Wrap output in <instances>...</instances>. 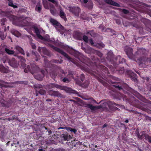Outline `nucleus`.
<instances>
[{
    "mask_svg": "<svg viewBox=\"0 0 151 151\" xmlns=\"http://www.w3.org/2000/svg\"><path fill=\"white\" fill-rule=\"evenodd\" d=\"M12 33L15 36L19 37L21 36V34L17 31L13 29L11 31Z\"/></svg>",
    "mask_w": 151,
    "mask_h": 151,
    "instance_id": "37",
    "label": "nucleus"
},
{
    "mask_svg": "<svg viewBox=\"0 0 151 151\" xmlns=\"http://www.w3.org/2000/svg\"><path fill=\"white\" fill-rule=\"evenodd\" d=\"M69 11L76 16H79V14L80 11V9L78 7H69Z\"/></svg>",
    "mask_w": 151,
    "mask_h": 151,
    "instance_id": "15",
    "label": "nucleus"
},
{
    "mask_svg": "<svg viewBox=\"0 0 151 151\" xmlns=\"http://www.w3.org/2000/svg\"><path fill=\"white\" fill-rule=\"evenodd\" d=\"M130 76L132 79L134 81L136 82L137 81V75L135 74L132 72L131 73Z\"/></svg>",
    "mask_w": 151,
    "mask_h": 151,
    "instance_id": "43",
    "label": "nucleus"
},
{
    "mask_svg": "<svg viewBox=\"0 0 151 151\" xmlns=\"http://www.w3.org/2000/svg\"><path fill=\"white\" fill-rule=\"evenodd\" d=\"M116 23L118 24H121V21L119 19H116Z\"/></svg>",
    "mask_w": 151,
    "mask_h": 151,
    "instance_id": "61",
    "label": "nucleus"
},
{
    "mask_svg": "<svg viewBox=\"0 0 151 151\" xmlns=\"http://www.w3.org/2000/svg\"><path fill=\"white\" fill-rule=\"evenodd\" d=\"M86 34L87 35L89 34L92 37H96V34L94 32L93 30H91L88 31Z\"/></svg>",
    "mask_w": 151,
    "mask_h": 151,
    "instance_id": "31",
    "label": "nucleus"
},
{
    "mask_svg": "<svg viewBox=\"0 0 151 151\" xmlns=\"http://www.w3.org/2000/svg\"><path fill=\"white\" fill-rule=\"evenodd\" d=\"M108 106L110 108H112L114 105L117 106L118 107H119L120 106L119 104L114 102H113L111 101H109L108 102Z\"/></svg>",
    "mask_w": 151,
    "mask_h": 151,
    "instance_id": "36",
    "label": "nucleus"
},
{
    "mask_svg": "<svg viewBox=\"0 0 151 151\" xmlns=\"http://www.w3.org/2000/svg\"><path fill=\"white\" fill-rule=\"evenodd\" d=\"M9 20L11 21L12 24L16 25H22L24 26H29V23L25 19H22L12 15H10L8 16Z\"/></svg>",
    "mask_w": 151,
    "mask_h": 151,
    "instance_id": "2",
    "label": "nucleus"
},
{
    "mask_svg": "<svg viewBox=\"0 0 151 151\" xmlns=\"http://www.w3.org/2000/svg\"><path fill=\"white\" fill-rule=\"evenodd\" d=\"M0 86L2 88L3 87L5 88L12 87V86L8 83L5 82L4 81L0 80Z\"/></svg>",
    "mask_w": 151,
    "mask_h": 151,
    "instance_id": "21",
    "label": "nucleus"
},
{
    "mask_svg": "<svg viewBox=\"0 0 151 151\" xmlns=\"http://www.w3.org/2000/svg\"><path fill=\"white\" fill-rule=\"evenodd\" d=\"M9 1L8 5L10 6L13 7L14 8H16L18 7L17 6L14 5L13 3V1L12 0H7Z\"/></svg>",
    "mask_w": 151,
    "mask_h": 151,
    "instance_id": "40",
    "label": "nucleus"
},
{
    "mask_svg": "<svg viewBox=\"0 0 151 151\" xmlns=\"http://www.w3.org/2000/svg\"><path fill=\"white\" fill-rule=\"evenodd\" d=\"M47 68H46L45 69L47 73L49 72L50 73V75L51 77H52L53 79H54V78H55L57 75L56 73L54 71L50 72L49 70H48Z\"/></svg>",
    "mask_w": 151,
    "mask_h": 151,
    "instance_id": "30",
    "label": "nucleus"
},
{
    "mask_svg": "<svg viewBox=\"0 0 151 151\" xmlns=\"http://www.w3.org/2000/svg\"><path fill=\"white\" fill-rule=\"evenodd\" d=\"M82 33L77 31L75 32L73 36L76 39L78 40H82Z\"/></svg>",
    "mask_w": 151,
    "mask_h": 151,
    "instance_id": "20",
    "label": "nucleus"
},
{
    "mask_svg": "<svg viewBox=\"0 0 151 151\" xmlns=\"http://www.w3.org/2000/svg\"><path fill=\"white\" fill-rule=\"evenodd\" d=\"M50 47L53 50L60 53L63 55L68 60H71V58L66 52L63 51L60 48L52 45H50Z\"/></svg>",
    "mask_w": 151,
    "mask_h": 151,
    "instance_id": "13",
    "label": "nucleus"
},
{
    "mask_svg": "<svg viewBox=\"0 0 151 151\" xmlns=\"http://www.w3.org/2000/svg\"><path fill=\"white\" fill-rule=\"evenodd\" d=\"M89 42L91 45L94 46V45L95 44H94V42L92 39H90L89 40Z\"/></svg>",
    "mask_w": 151,
    "mask_h": 151,
    "instance_id": "57",
    "label": "nucleus"
},
{
    "mask_svg": "<svg viewBox=\"0 0 151 151\" xmlns=\"http://www.w3.org/2000/svg\"><path fill=\"white\" fill-rule=\"evenodd\" d=\"M6 36V34H4V32L2 31H1L0 34V39L2 40H4Z\"/></svg>",
    "mask_w": 151,
    "mask_h": 151,
    "instance_id": "44",
    "label": "nucleus"
},
{
    "mask_svg": "<svg viewBox=\"0 0 151 151\" xmlns=\"http://www.w3.org/2000/svg\"><path fill=\"white\" fill-rule=\"evenodd\" d=\"M9 26H7V27L6 28L5 27L4 29V31H6L7 30H9Z\"/></svg>",
    "mask_w": 151,
    "mask_h": 151,
    "instance_id": "63",
    "label": "nucleus"
},
{
    "mask_svg": "<svg viewBox=\"0 0 151 151\" xmlns=\"http://www.w3.org/2000/svg\"><path fill=\"white\" fill-rule=\"evenodd\" d=\"M61 137L63 138L65 141H68L71 139L72 137L70 135H68V134H62L61 135Z\"/></svg>",
    "mask_w": 151,
    "mask_h": 151,
    "instance_id": "28",
    "label": "nucleus"
},
{
    "mask_svg": "<svg viewBox=\"0 0 151 151\" xmlns=\"http://www.w3.org/2000/svg\"><path fill=\"white\" fill-rule=\"evenodd\" d=\"M31 46L32 47V48L34 49H35L36 48V47L35 45L33 43H31Z\"/></svg>",
    "mask_w": 151,
    "mask_h": 151,
    "instance_id": "59",
    "label": "nucleus"
},
{
    "mask_svg": "<svg viewBox=\"0 0 151 151\" xmlns=\"http://www.w3.org/2000/svg\"><path fill=\"white\" fill-rule=\"evenodd\" d=\"M41 50L42 51L44 54L47 55L49 56L50 55L49 51L45 47H43L41 48Z\"/></svg>",
    "mask_w": 151,
    "mask_h": 151,
    "instance_id": "35",
    "label": "nucleus"
},
{
    "mask_svg": "<svg viewBox=\"0 0 151 151\" xmlns=\"http://www.w3.org/2000/svg\"><path fill=\"white\" fill-rule=\"evenodd\" d=\"M86 107L90 108L92 110H95L96 109H99L102 108V106L99 105L98 106H94L90 104H87L86 105Z\"/></svg>",
    "mask_w": 151,
    "mask_h": 151,
    "instance_id": "19",
    "label": "nucleus"
},
{
    "mask_svg": "<svg viewBox=\"0 0 151 151\" xmlns=\"http://www.w3.org/2000/svg\"><path fill=\"white\" fill-rule=\"evenodd\" d=\"M50 22L52 24L54 27H58L62 30H64V27L62 26L61 24L56 20L53 18H51L50 20Z\"/></svg>",
    "mask_w": 151,
    "mask_h": 151,
    "instance_id": "14",
    "label": "nucleus"
},
{
    "mask_svg": "<svg viewBox=\"0 0 151 151\" xmlns=\"http://www.w3.org/2000/svg\"><path fill=\"white\" fill-rule=\"evenodd\" d=\"M135 134L137 136L138 138L139 139H143L144 137L145 139L149 143L151 144V136L145 133L144 131L142 132V134H139V130L137 129L135 131Z\"/></svg>",
    "mask_w": 151,
    "mask_h": 151,
    "instance_id": "6",
    "label": "nucleus"
},
{
    "mask_svg": "<svg viewBox=\"0 0 151 151\" xmlns=\"http://www.w3.org/2000/svg\"><path fill=\"white\" fill-rule=\"evenodd\" d=\"M124 71V68L123 67H122L119 70H116V71L114 72V71H113L114 72H115L118 73H119L120 74H123Z\"/></svg>",
    "mask_w": 151,
    "mask_h": 151,
    "instance_id": "42",
    "label": "nucleus"
},
{
    "mask_svg": "<svg viewBox=\"0 0 151 151\" xmlns=\"http://www.w3.org/2000/svg\"><path fill=\"white\" fill-rule=\"evenodd\" d=\"M94 46L99 49H102L104 47L105 45L102 42H100L95 44Z\"/></svg>",
    "mask_w": 151,
    "mask_h": 151,
    "instance_id": "34",
    "label": "nucleus"
},
{
    "mask_svg": "<svg viewBox=\"0 0 151 151\" xmlns=\"http://www.w3.org/2000/svg\"><path fill=\"white\" fill-rule=\"evenodd\" d=\"M89 84V83L88 81H86L85 83V84L84 85V87L85 88H86L88 87V85Z\"/></svg>",
    "mask_w": 151,
    "mask_h": 151,
    "instance_id": "60",
    "label": "nucleus"
},
{
    "mask_svg": "<svg viewBox=\"0 0 151 151\" xmlns=\"http://www.w3.org/2000/svg\"><path fill=\"white\" fill-rule=\"evenodd\" d=\"M94 53L100 58L103 55L102 53L101 52L97 50H94Z\"/></svg>",
    "mask_w": 151,
    "mask_h": 151,
    "instance_id": "49",
    "label": "nucleus"
},
{
    "mask_svg": "<svg viewBox=\"0 0 151 151\" xmlns=\"http://www.w3.org/2000/svg\"><path fill=\"white\" fill-rule=\"evenodd\" d=\"M104 26L103 25L101 24L99 26V28L100 29H101L102 30H103L104 29Z\"/></svg>",
    "mask_w": 151,
    "mask_h": 151,
    "instance_id": "58",
    "label": "nucleus"
},
{
    "mask_svg": "<svg viewBox=\"0 0 151 151\" xmlns=\"http://www.w3.org/2000/svg\"><path fill=\"white\" fill-rule=\"evenodd\" d=\"M66 129L68 131H69L71 132H73L74 133H76L77 132V130L76 129H72L70 127H67Z\"/></svg>",
    "mask_w": 151,
    "mask_h": 151,
    "instance_id": "51",
    "label": "nucleus"
},
{
    "mask_svg": "<svg viewBox=\"0 0 151 151\" xmlns=\"http://www.w3.org/2000/svg\"><path fill=\"white\" fill-rule=\"evenodd\" d=\"M72 55H74L76 58L80 60V57L81 56V54L78 52L74 50L71 51V53Z\"/></svg>",
    "mask_w": 151,
    "mask_h": 151,
    "instance_id": "24",
    "label": "nucleus"
},
{
    "mask_svg": "<svg viewBox=\"0 0 151 151\" xmlns=\"http://www.w3.org/2000/svg\"><path fill=\"white\" fill-rule=\"evenodd\" d=\"M82 48L85 52H86L88 53H90L93 50L92 49L91 47L86 49L85 48L83 47H82Z\"/></svg>",
    "mask_w": 151,
    "mask_h": 151,
    "instance_id": "46",
    "label": "nucleus"
},
{
    "mask_svg": "<svg viewBox=\"0 0 151 151\" xmlns=\"http://www.w3.org/2000/svg\"><path fill=\"white\" fill-rule=\"evenodd\" d=\"M39 67L38 66L35 64H31L30 65H28L24 70V72L25 73H27L29 72L32 74L36 73L38 70Z\"/></svg>",
    "mask_w": 151,
    "mask_h": 151,
    "instance_id": "7",
    "label": "nucleus"
},
{
    "mask_svg": "<svg viewBox=\"0 0 151 151\" xmlns=\"http://www.w3.org/2000/svg\"><path fill=\"white\" fill-rule=\"evenodd\" d=\"M134 102L135 104V107L143 110H145L147 107V104L142 101H141L137 99H135Z\"/></svg>",
    "mask_w": 151,
    "mask_h": 151,
    "instance_id": "8",
    "label": "nucleus"
},
{
    "mask_svg": "<svg viewBox=\"0 0 151 151\" xmlns=\"http://www.w3.org/2000/svg\"><path fill=\"white\" fill-rule=\"evenodd\" d=\"M36 96H37L38 95L39 93L41 95H45L46 93V91L45 90L40 89L39 90H38L37 89H36Z\"/></svg>",
    "mask_w": 151,
    "mask_h": 151,
    "instance_id": "25",
    "label": "nucleus"
},
{
    "mask_svg": "<svg viewBox=\"0 0 151 151\" xmlns=\"http://www.w3.org/2000/svg\"><path fill=\"white\" fill-rule=\"evenodd\" d=\"M49 93L50 95L51 96L60 97V96L61 95V94L58 91L50 90Z\"/></svg>",
    "mask_w": 151,
    "mask_h": 151,
    "instance_id": "23",
    "label": "nucleus"
},
{
    "mask_svg": "<svg viewBox=\"0 0 151 151\" xmlns=\"http://www.w3.org/2000/svg\"><path fill=\"white\" fill-rule=\"evenodd\" d=\"M74 72L72 71L69 70L67 76L63 78L62 81L65 83H68L70 82L72 79H74L73 76Z\"/></svg>",
    "mask_w": 151,
    "mask_h": 151,
    "instance_id": "10",
    "label": "nucleus"
},
{
    "mask_svg": "<svg viewBox=\"0 0 151 151\" xmlns=\"http://www.w3.org/2000/svg\"><path fill=\"white\" fill-rule=\"evenodd\" d=\"M59 15L60 17L63 19L65 21H66L67 20V19L66 17V15L63 10H60V12Z\"/></svg>",
    "mask_w": 151,
    "mask_h": 151,
    "instance_id": "29",
    "label": "nucleus"
},
{
    "mask_svg": "<svg viewBox=\"0 0 151 151\" xmlns=\"http://www.w3.org/2000/svg\"><path fill=\"white\" fill-rule=\"evenodd\" d=\"M124 51L129 58L134 60L135 54H133L132 53V49L126 46L124 47Z\"/></svg>",
    "mask_w": 151,
    "mask_h": 151,
    "instance_id": "9",
    "label": "nucleus"
},
{
    "mask_svg": "<svg viewBox=\"0 0 151 151\" xmlns=\"http://www.w3.org/2000/svg\"><path fill=\"white\" fill-rule=\"evenodd\" d=\"M93 3L91 1H89L88 3L87 7L90 9H91L93 7Z\"/></svg>",
    "mask_w": 151,
    "mask_h": 151,
    "instance_id": "50",
    "label": "nucleus"
},
{
    "mask_svg": "<svg viewBox=\"0 0 151 151\" xmlns=\"http://www.w3.org/2000/svg\"><path fill=\"white\" fill-rule=\"evenodd\" d=\"M82 39L83 40L86 42L87 43L88 42V37L86 35L83 36Z\"/></svg>",
    "mask_w": 151,
    "mask_h": 151,
    "instance_id": "52",
    "label": "nucleus"
},
{
    "mask_svg": "<svg viewBox=\"0 0 151 151\" xmlns=\"http://www.w3.org/2000/svg\"><path fill=\"white\" fill-rule=\"evenodd\" d=\"M46 87L49 89L55 88L61 90L65 91L66 92L69 93H76V92L75 90H73L70 88H68L66 86H61L56 83H50L47 84Z\"/></svg>",
    "mask_w": 151,
    "mask_h": 151,
    "instance_id": "3",
    "label": "nucleus"
},
{
    "mask_svg": "<svg viewBox=\"0 0 151 151\" xmlns=\"http://www.w3.org/2000/svg\"><path fill=\"white\" fill-rule=\"evenodd\" d=\"M15 49L16 50L19 51L23 55H25V53L24 52V50L22 47H21L20 46H16L15 47Z\"/></svg>",
    "mask_w": 151,
    "mask_h": 151,
    "instance_id": "33",
    "label": "nucleus"
},
{
    "mask_svg": "<svg viewBox=\"0 0 151 151\" xmlns=\"http://www.w3.org/2000/svg\"><path fill=\"white\" fill-rule=\"evenodd\" d=\"M63 61V60L61 59H60V60L52 59L51 60L50 62H49L47 60L46 57H45L44 58L45 66L46 68H49L50 70H51L52 68L55 66L54 65L51 64L50 62L56 63L61 64L62 63Z\"/></svg>",
    "mask_w": 151,
    "mask_h": 151,
    "instance_id": "5",
    "label": "nucleus"
},
{
    "mask_svg": "<svg viewBox=\"0 0 151 151\" xmlns=\"http://www.w3.org/2000/svg\"><path fill=\"white\" fill-rule=\"evenodd\" d=\"M5 51L7 54L9 55H13L14 54V51L9 50L7 48L5 49Z\"/></svg>",
    "mask_w": 151,
    "mask_h": 151,
    "instance_id": "39",
    "label": "nucleus"
},
{
    "mask_svg": "<svg viewBox=\"0 0 151 151\" xmlns=\"http://www.w3.org/2000/svg\"><path fill=\"white\" fill-rule=\"evenodd\" d=\"M45 71L42 70L41 71V74H37L36 75H34V77L37 80L40 81H42L45 76Z\"/></svg>",
    "mask_w": 151,
    "mask_h": 151,
    "instance_id": "16",
    "label": "nucleus"
},
{
    "mask_svg": "<svg viewBox=\"0 0 151 151\" xmlns=\"http://www.w3.org/2000/svg\"><path fill=\"white\" fill-rule=\"evenodd\" d=\"M146 50L144 48L139 49L135 53V59L137 58H139L141 61L139 64L140 65H142L143 63L142 61L145 60L146 57L145 56L146 55Z\"/></svg>",
    "mask_w": 151,
    "mask_h": 151,
    "instance_id": "4",
    "label": "nucleus"
},
{
    "mask_svg": "<svg viewBox=\"0 0 151 151\" xmlns=\"http://www.w3.org/2000/svg\"><path fill=\"white\" fill-rule=\"evenodd\" d=\"M95 68V70H92L90 74L96 78L104 86H107L106 82L113 84V86L118 90H123V88H124L135 96L140 95L137 91L130 87L122 81L117 78L110 75L107 68L101 64L97 65L96 63Z\"/></svg>",
    "mask_w": 151,
    "mask_h": 151,
    "instance_id": "1",
    "label": "nucleus"
},
{
    "mask_svg": "<svg viewBox=\"0 0 151 151\" xmlns=\"http://www.w3.org/2000/svg\"><path fill=\"white\" fill-rule=\"evenodd\" d=\"M32 54L34 55V57L35 58V60L36 61H38L40 60V56L38 53L33 51Z\"/></svg>",
    "mask_w": 151,
    "mask_h": 151,
    "instance_id": "32",
    "label": "nucleus"
},
{
    "mask_svg": "<svg viewBox=\"0 0 151 151\" xmlns=\"http://www.w3.org/2000/svg\"><path fill=\"white\" fill-rule=\"evenodd\" d=\"M1 105L4 107L8 108L9 106L8 102L7 101L4 100L3 101L1 102Z\"/></svg>",
    "mask_w": 151,
    "mask_h": 151,
    "instance_id": "38",
    "label": "nucleus"
},
{
    "mask_svg": "<svg viewBox=\"0 0 151 151\" xmlns=\"http://www.w3.org/2000/svg\"><path fill=\"white\" fill-rule=\"evenodd\" d=\"M34 87L35 89L38 90L40 88H42V86L40 84H36L34 85Z\"/></svg>",
    "mask_w": 151,
    "mask_h": 151,
    "instance_id": "48",
    "label": "nucleus"
},
{
    "mask_svg": "<svg viewBox=\"0 0 151 151\" xmlns=\"http://www.w3.org/2000/svg\"><path fill=\"white\" fill-rule=\"evenodd\" d=\"M8 63L10 65L14 68H17L18 66V63L15 59L14 58H12L11 60H9Z\"/></svg>",
    "mask_w": 151,
    "mask_h": 151,
    "instance_id": "17",
    "label": "nucleus"
},
{
    "mask_svg": "<svg viewBox=\"0 0 151 151\" xmlns=\"http://www.w3.org/2000/svg\"><path fill=\"white\" fill-rule=\"evenodd\" d=\"M80 79L81 80V83L83 82L85 79L84 75L83 74H81L80 76Z\"/></svg>",
    "mask_w": 151,
    "mask_h": 151,
    "instance_id": "53",
    "label": "nucleus"
},
{
    "mask_svg": "<svg viewBox=\"0 0 151 151\" xmlns=\"http://www.w3.org/2000/svg\"><path fill=\"white\" fill-rule=\"evenodd\" d=\"M33 28L34 29L35 32L36 34L37 37L39 38L41 37L42 38V36L40 35V31L38 28L34 26Z\"/></svg>",
    "mask_w": 151,
    "mask_h": 151,
    "instance_id": "26",
    "label": "nucleus"
},
{
    "mask_svg": "<svg viewBox=\"0 0 151 151\" xmlns=\"http://www.w3.org/2000/svg\"><path fill=\"white\" fill-rule=\"evenodd\" d=\"M42 9V6L40 4H37L35 7V10L38 13H40Z\"/></svg>",
    "mask_w": 151,
    "mask_h": 151,
    "instance_id": "45",
    "label": "nucleus"
},
{
    "mask_svg": "<svg viewBox=\"0 0 151 151\" xmlns=\"http://www.w3.org/2000/svg\"><path fill=\"white\" fill-rule=\"evenodd\" d=\"M113 108L114 110H117L118 111H120V109H119L118 108L116 107H114Z\"/></svg>",
    "mask_w": 151,
    "mask_h": 151,
    "instance_id": "64",
    "label": "nucleus"
},
{
    "mask_svg": "<svg viewBox=\"0 0 151 151\" xmlns=\"http://www.w3.org/2000/svg\"><path fill=\"white\" fill-rule=\"evenodd\" d=\"M40 38L46 41H49L50 40V36L48 35H45L44 37H42V38Z\"/></svg>",
    "mask_w": 151,
    "mask_h": 151,
    "instance_id": "41",
    "label": "nucleus"
},
{
    "mask_svg": "<svg viewBox=\"0 0 151 151\" xmlns=\"http://www.w3.org/2000/svg\"><path fill=\"white\" fill-rule=\"evenodd\" d=\"M8 67L5 68L3 65H0V71L4 73H6L9 72Z\"/></svg>",
    "mask_w": 151,
    "mask_h": 151,
    "instance_id": "22",
    "label": "nucleus"
},
{
    "mask_svg": "<svg viewBox=\"0 0 151 151\" xmlns=\"http://www.w3.org/2000/svg\"><path fill=\"white\" fill-rule=\"evenodd\" d=\"M121 56L120 55H118L116 57V63L117 62V60H118V62L119 63H126L125 59L124 58H122L121 59Z\"/></svg>",
    "mask_w": 151,
    "mask_h": 151,
    "instance_id": "27",
    "label": "nucleus"
},
{
    "mask_svg": "<svg viewBox=\"0 0 151 151\" xmlns=\"http://www.w3.org/2000/svg\"><path fill=\"white\" fill-rule=\"evenodd\" d=\"M51 13L53 15H55V14L56 12L55 11L54 9H51L50 10Z\"/></svg>",
    "mask_w": 151,
    "mask_h": 151,
    "instance_id": "56",
    "label": "nucleus"
},
{
    "mask_svg": "<svg viewBox=\"0 0 151 151\" xmlns=\"http://www.w3.org/2000/svg\"><path fill=\"white\" fill-rule=\"evenodd\" d=\"M49 1L51 2L53 4H55L56 1L55 0H48Z\"/></svg>",
    "mask_w": 151,
    "mask_h": 151,
    "instance_id": "62",
    "label": "nucleus"
},
{
    "mask_svg": "<svg viewBox=\"0 0 151 151\" xmlns=\"http://www.w3.org/2000/svg\"><path fill=\"white\" fill-rule=\"evenodd\" d=\"M86 14L85 13H82L80 16V18L81 19L84 20H87V17L86 16Z\"/></svg>",
    "mask_w": 151,
    "mask_h": 151,
    "instance_id": "47",
    "label": "nucleus"
},
{
    "mask_svg": "<svg viewBox=\"0 0 151 151\" xmlns=\"http://www.w3.org/2000/svg\"><path fill=\"white\" fill-rule=\"evenodd\" d=\"M122 12L124 14H127L129 13V12L128 10L124 9H122Z\"/></svg>",
    "mask_w": 151,
    "mask_h": 151,
    "instance_id": "55",
    "label": "nucleus"
},
{
    "mask_svg": "<svg viewBox=\"0 0 151 151\" xmlns=\"http://www.w3.org/2000/svg\"><path fill=\"white\" fill-rule=\"evenodd\" d=\"M6 19L5 18H3L1 20V24L2 26L5 25V23L6 22Z\"/></svg>",
    "mask_w": 151,
    "mask_h": 151,
    "instance_id": "54",
    "label": "nucleus"
},
{
    "mask_svg": "<svg viewBox=\"0 0 151 151\" xmlns=\"http://www.w3.org/2000/svg\"><path fill=\"white\" fill-rule=\"evenodd\" d=\"M104 1L108 4L118 7H120V5L119 4L112 0H104Z\"/></svg>",
    "mask_w": 151,
    "mask_h": 151,
    "instance_id": "18",
    "label": "nucleus"
},
{
    "mask_svg": "<svg viewBox=\"0 0 151 151\" xmlns=\"http://www.w3.org/2000/svg\"><path fill=\"white\" fill-rule=\"evenodd\" d=\"M107 55L106 59L108 61L113 64L116 63V57L115 58H114V55L111 51L108 52Z\"/></svg>",
    "mask_w": 151,
    "mask_h": 151,
    "instance_id": "11",
    "label": "nucleus"
},
{
    "mask_svg": "<svg viewBox=\"0 0 151 151\" xmlns=\"http://www.w3.org/2000/svg\"><path fill=\"white\" fill-rule=\"evenodd\" d=\"M141 20L145 26L146 30L151 33V21L149 19L144 18H142Z\"/></svg>",
    "mask_w": 151,
    "mask_h": 151,
    "instance_id": "12",
    "label": "nucleus"
}]
</instances>
